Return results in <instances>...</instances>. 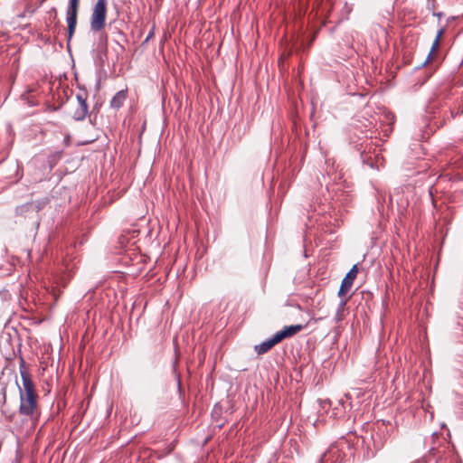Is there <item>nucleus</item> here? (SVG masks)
Wrapping results in <instances>:
<instances>
[{
  "instance_id": "obj_8",
  "label": "nucleus",
  "mask_w": 463,
  "mask_h": 463,
  "mask_svg": "<svg viewBox=\"0 0 463 463\" xmlns=\"http://www.w3.org/2000/svg\"><path fill=\"white\" fill-rule=\"evenodd\" d=\"M128 97V90H122L117 92L110 100V107L116 110L119 109Z\"/></svg>"
},
{
  "instance_id": "obj_12",
  "label": "nucleus",
  "mask_w": 463,
  "mask_h": 463,
  "mask_svg": "<svg viewBox=\"0 0 463 463\" xmlns=\"http://www.w3.org/2000/svg\"><path fill=\"white\" fill-rule=\"evenodd\" d=\"M52 12H53V14H54V17H56L57 13H56V9H55L54 7L52 9Z\"/></svg>"
},
{
  "instance_id": "obj_2",
  "label": "nucleus",
  "mask_w": 463,
  "mask_h": 463,
  "mask_svg": "<svg viewBox=\"0 0 463 463\" xmlns=\"http://www.w3.org/2000/svg\"><path fill=\"white\" fill-rule=\"evenodd\" d=\"M107 14V0H98L93 7L90 19V28L99 32L105 27Z\"/></svg>"
},
{
  "instance_id": "obj_11",
  "label": "nucleus",
  "mask_w": 463,
  "mask_h": 463,
  "mask_svg": "<svg viewBox=\"0 0 463 463\" xmlns=\"http://www.w3.org/2000/svg\"><path fill=\"white\" fill-rule=\"evenodd\" d=\"M322 405H323V408H325V407H326V406H327V405H328V406H330V405H331V402H330L329 401H324V402H322Z\"/></svg>"
},
{
  "instance_id": "obj_10",
  "label": "nucleus",
  "mask_w": 463,
  "mask_h": 463,
  "mask_svg": "<svg viewBox=\"0 0 463 463\" xmlns=\"http://www.w3.org/2000/svg\"><path fill=\"white\" fill-rule=\"evenodd\" d=\"M61 152H56V153L51 155L48 158V163H49L50 166L53 167L57 164V162L61 158Z\"/></svg>"
},
{
  "instance_id": "obj_7",
  "label": "nucleus",
  "mask_w": 463,
  "mask_h": 463,
  "mask_svg": "<svg viewBox=\"0 0 463 463\" xmlns=\"http://www.w3.org/2000/svg\"><path fill=\"white\" fill-rule=\"evenodd\" d=\"M279 343H280V341L278 338L277 335L275 334L271 338L267 339L260 343V345H255L254 350L258 354H264Z\"/></svg>"
},
{
  "instance_id": "obj_4",
  "label": "nucleus",
  "mask_w": 463,
  "mask_h": 463,
  "mask_svg": "<svg viewBox=\"0 0 463 463\" xmlns=\"http://www.w3.org/2000/svg\"><path fill=\"white\" fill-rule=\"evenodd\" d=\"M358 273V266L357 264L354 265L349 272L345 275L344 279L342 280L340 288L338 290V296H345L352 288L354 280L355 279Z\"/></svg>"
},
{
  "instance_id": "obj_1",
  "label": "nucleus",
  "mask_w": 463,
  "mask_h": 463,
  "mask_svg": "<svg viewBox=\"0 0 463 463\" xmlns=\"http://www.w3.org/2000/svg\"><path fill=\"white\" fill-rule=\"evenodd\" d=\"M19 372L22 378V386H19V413L32 421L38 420L40 407L38 404V394L32 375L23 358L20 360Z\"/></svg>"
},
{
  "instance_id": "obj_5",
  "label": "nucleus",
  "mask_w": 463,
  "mask_h": 463,
  "mask_svg": "<svg viewBox=\"0 0 463 463\" xmlns=\"http://www.w3.org/2000/svg\"><path fill=\"white\" fill-rule=\"evenodd\" d=\"M78 105L72 113V118L75 120H83L89 112V107L87 104L86 97L82 94H77L76 96Z\"/></svg>"
},
{
  "instance_id": "obj_9",
  "label": "nucleus",
  "mask_w": 463,
  "mask_h": 463,
  "mask_svg": "<svg viewBox=\"0 0 463 463\" xmlns=\"http://www.w3.org/2000/svg\"><path fill=\"white\" fill-rule=\"evenodd\" d=\"M444 33H445V29L444 28H440L437 32V35H436L435 40H434V42L432 43L430 52V53H429V55L427 57V60H426L425 63L430 62L433 60L434 52L439 48V43H440V39H441L442 35L444 34Z\"/></svg>"
},
{
  "instance_id": "obj_13",
  "label": "nucleus",
  "mask_w": 463,
  "mask_h": 463,
  "mask_svg": "<svg viewBox=\"0 0 463 463\" xmlns=\"http://www.w3.org/2000/svg\"><path fill=\"white\" fill-rule=\"evenodd\" d=\"M345 303H346V301H345H345H342L341 306H342V307H343V306H345Z\"/></svg>"
},
{
  "instance_id": "obj_6",
  "label": "nucleus",
  "mask_w": 463,
  "mask_h": 463,
  "mask_svg": "<svg viewBox=\"0 0 463 463\" xmlns=\"http://www.w3.org/2000/svg\"><path fill=\"white\" fill-rule=\"evenodd\" d=\"M303 325H292L285 326L282 330L276 333L278 338L281 342L282 340L291 337L304 329Z\"/></svg>"
},
{
  "instance_id": "obj_3",
  "label": "nucleus",
  "mask_w": 463,
  "mask_h": 463,
  "mask_svg": "<svg viewBox=\"0 0 463 463\" xmlns=\"http://www.w3.org/2000/svg\"><path fill=\"white\" fill-rule=\"evenodd\" d=\"M79 6L80 0H69V5L66 11V21L68 24V41L71 39L75 32Z\"/></svg>"
}]
</instances>
